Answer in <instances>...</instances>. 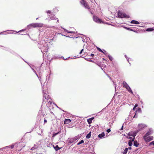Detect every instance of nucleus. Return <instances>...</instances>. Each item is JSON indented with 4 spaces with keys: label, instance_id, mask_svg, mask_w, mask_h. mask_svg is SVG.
Segmentation results:
<instances>
[{
    "label": "nucleus",
    "instance_id": "1",
    "mask_svg": "<svg viewBox=\"0 0 154 154\" xmlns=\"http://www.w3.org/2000/svg\"><path fill=\"white\" fill-rule=\"evenodd\" d=\"M46 13L48 14V16L49 17V20H56L57 19L55 17V16L52 14V13L50 11L48 10L46 11Z\"/></svg>",
    "mask_w": 154,
    "mask_h": 154
},
{
    "label": "nucleus",
    "instance_id": "2",
    "mask_svg": "<svg viewBox=\"0 0 154 154\" xmlns=\"http://www.w3.org/2000/svg\"><path fill=\"white\" fill-rule=\"evenodd\" d=\"M43 26V24L41 23H32L27 26V27L30 28L31 27L35 28L38 27H42Z\"/></svg>",
    "mask_w": 154,
    "mask_h": 154
},
{
    "label": "nucleus",
    "instance_id": "3",
    "mask_svg": "<svg viewBox=\"0 0 154 154\" xmlns=\"http://www.w3.org/2000/svg\"><path fill=\"white\" fill-rule=\"evenodd\" d=\"M123 87H125L129 92L131 93V94H133V92L132 91L126 82H123Z\"/></svg>",
    "mask_w": 154,
    "mask_h": 154
},
{
    "label": "nucleus",
    "instance_id": "4",
    "mask_svg": "<svg viewBox=\"0 0 154 154\" xmlns=\"http://www.w3.org/2000/svg\"><path fill=\"white\" fill-rule=\"evenodd\" d=\"M118 15L119 17L120 18H129V17L128 15L122 12L119 11L118 13Z\"/></svg>",
    "mask_w": 154,
    "mask_h": 154
},
{
    "label": "nucleus",
    "instance_id": "5",
    "mask_svg": "<svg viewBox=\"0 0 154 154\" xmlns=\"http://www.w3.org/2000/svg\"><path fill=\"white\" fill-rule=\"evenodd\" d=\"M143 138L146 142H147L152 140L153 139V137L149 136H144L143 137Z\"/></svg>",
    "mask_w": 154,
    "mask_h": 154
},
{
    "label": "nucleus",
    "instance_id": "6",
    "mask_svg": "<svg viewBox=\"0 0 154 154\" xmlns=\"http://www.w3.org/2000/svg\"><path fill=\"white\" fill-rule=\"evenodd\" d=\"M138 132L139 131L138 130H137L135 131H131L128 133V135L129 136H132L133 137V138H134V137Z\"/></svg>",
    "mask_w": 154,
    "mask_h": 154
},
{
    "label": "nucleus",
    "instance_id": "7",
    "mask_svg": "<svg viewBox=\"0 0 154 154\" xmlns=\"http://www.w3.org/2000/svg\"><path fill=\"white\" fill-rule=\"evenodd\" d=\"M93 19L96 22L98 23H101L102 22V21L96 16H94Z\"/></svg>",
    "mask_w": 154,
    "mask_h": 154
},
{
    "label": "nucleus",
    "instance_id": "8",
    "mask_svg": "<svg viewBox=\"0 0 154 154\" xmlns=\"http://www.w3.org/2000/svg\"><path fill=\"white\" fill-rule=\"evenodd\" d=\"M80 2L81 4L85 8H89V6L88 5L87 3L84 1V0H81L80 1Z\"/></svg>",
    "mask_w": 154,
    "mask_h": 154
},
{
    "label": "nucleus",
    "instance_id": "9",
    "mask_svg": "<svg viewBox=\"0 0 154 154\" xmlns=\"http://www.w3.org/2000/svg\"><path fill=\"white\" fill-rule=\"evenodd\" d=\"M146 127V126L143 124H139L138 126V128H139V131L141 130L143 128H144Z\"/></svg>",
    "mask_w": 154,
    "mask_h": 154
},
{
    "label": "nucleus",
    "instance_id": "10",
    "mask_svg": "<svg viewBox=\"0 0 154 154\" xmlns=\"http://www.w3.org/2000/svg\"><path fill=\"white\" fill-rule=\"evenodd\" d=\"M43 96L44 98H45V99H48L49 98V96L48 95L46 92H45L44 90H43Z\"/></svg>",
    "mask_w": 154,
    "mask_h": 154
},
{
    "label": "nucleus",
    "instance_id": "11",
    "mask_svg": "<svg viewBox=\"0 0 154 154\" xmlns=\"http://www.w3.org/2000/svg\"><path fill=\"white\" fill-rule=\"evenodd\" d=\"M153 133V131L152 129H149V131L144 136H149L152 134Z\"/></svg>",
    "mask_w": 154,
    "mask_h": 154
},
{
    "label": "nucleus",
    "instance_id": "12",
    "mask_svg": "<svg viewBox=\"0 0 154 154\" xmlns=\"http://www.w3.org/2000/svg\"><path fill=\"white\" fill-rule=\"evenodd\" d=\"M71 122V120L69 119H65L64 121L65 124H69Z\"/></svg>",
    "mask_w": 154,
    "mask_h": 154
},
{
    "label": "nucleus",
    "instance_id": "13",
    "mask_svg": "<svg viewBox=\"0 0 154 154\" xmlns=\"http://www.w3.org/2000/svg\"><path fill=\"white\" fill-rule=\"evenodd\" d=\"M134 138H133L132 140H129L128 142V145L129 146H131L132 145V142L134 140Z\"/></svg>",
    "mask_w": 154,
    "mask_h": 154
},
{
    "label": "nucleus",
    "instance_id": "14",
    "mask_svg": "<svg viewBox=\"0 0 154 154\" xmlns=\"http://www.w3.org/2000/svg\"><path fill=\"white\" fill-rule=\"evenodd\" d=\"M94 119V117H92L91 118L88 119H87V122L88 124H90L92 122V120Z\"/></svg>",
    "mask_w": 154,
    "mask_h": 154
},
{
    "label": "nucleus",
    "instance_id": "15",
    "mask_svg": "<svg viewBox=\"0 0 154 154\" xmlns=\"http://www.w3.org/2000/svg\"><path fill=\"white\" fill-rule=\"evenodd\" d=\"M98 50L100 51V52H101L103 53L105 55H106L107 54V53L105 51V52H103V51L100 48H97Z\"/></svg>",
    "mask_w": 154,
    "mask_h": 154
},
{
    "label": "nucleus",
    "instance_id": "16",
    "mask_svg": "<svg viewBox=\"0 0 154 154\" xmlns=\"http://www.w3.org/2000/svg\"><path fill=\"white\" fill-rule=\"evenodd\" d=\"M105 136L104 132H103L102 133L98 135V137L99 138H102L103 137Z\"/></svg>",
    "mask_w": 154,
    "mask_h": 154
},
{
    "label": "nucleus",
    "instance_id": "17",
    "mask_svg": "<svg viewBox=\"0 0 154 154\" xmlns=\"http://www.w3.org/2000/svg\"><path fill=\"white\" fill-rule=\"evenodd\" d=\"M131 23L135 24H139V22L136 20H132L131 22Z\"/></svg>",
    "mask_w": 154,
    "mask_h": 154
},
{
    "label": "nucleus",
    "instance_id": "18",
    "mask_svg": "<svg viewBox=\"0 0 154 154\" xmlns=\"http://www.w3.org/2000/svg\"><path fill=\"white\" fill-rule=\"evenodd\" d=\"M139 143H137L136 141H135L134 142V145L136 147H137L138 146Z\"/></svg>",
    "mask_w": 154,
    "mask_h": 154
},
{
    "label": "nucleus",
    "instance_id": "19",
    "mask_svg": "<svg viewBox=\"0 0 154 154\" xmlns=\"http://www.w3.org/2000/svg\"><path fill=\"white\" fill-rule=\"evenodd\" d=\"M154 30V29L152 28H148L147 29H146V31L148 32L152 31Z\"/></svg>",
    "mask_w": 154,
    "mask_h": 154
},
{
    "label": "nucleus",
    "instance_id": "20",
    "mask_svg": "<svg viewBox=\"0 0 154 154\" xmlns=\"http://www.w3.org/2000/svg\"><path fill=\"white\" fill-rule=\"evenodd\" d=\"M91 132H90V133L88 134L87 136L86 137V138L88 139L89 138L91 137Z\"/></svg>",
    "mask_w": 154,
    "mask_h": 154
},
{
    "label": "nucleus",
    "instance_id": "21",
    "mask_svg": "<svg viewBox=\"0 0 154 154\" xmlns=\"http://www.w3.org/2000/svg\"><path fill=\"white\" fill-rule=\"evenodd\" d=\"M54 148L56 151H57L60 149V148L58 147V145L56 146L55 147H54Z\"/></svg>",
    "mask_w": 154,
    "mask_h": 154
},
{
    "label": "nucleus",
    "instance_id": "22",
    "mask_svg": "<svg viewBox=\"0 0 154 154\" xmlns=\"http://www.w3.org/2000/svg\"><path fill=\"white\" fill-rule=\"evenodd\" d=\"M64 29V31L65 32H68V33H75V32H73V31H68V30L66 29Z\"/></svg>",
    "mask_w": 154,
    "mask_h": 154
},
{
    "label": "nucleus",
    "instance_id": "23",
    "mask_svg": "<svg viewBox=\"0 0 154 154\" xmlns=\"http://www.w3.org/2000/svg\"><path fill=\"white\" fill-rule=\"evenodd\" d=\"M128 149V148H126L124 151L123 154H126L127 152Z\"/></svg>",
    "mask_w": 154,
    "mask_h": 154
},
{
    "label": "nucleus",
    "instance_id": "24",
    "mask_svg": "<svg viewBox=\"0 0 154 154\" xmlns=\"http://www.w3.org/2000/svg\"><path fill=\"white\" fill-rule=\"evenodd\" d=\"M137 110L136 111V113L137 112H141V109L140 108H137Z\"/></svg>",
    "mask_w": 154,
    "mask_h": 154
},
{
    "label": "nucleus",
    "instance_id": "25",
    "mask_svg": "<svg viewBox=\"0 0 154 154\" xmlns=\"http://www.w3.org/2000/svg\"><path fill=\"white\" fill-rule=\"evenodd\" d=\"M84 141L83 140H82L79 142L78 143H77V144L78 145H79L82 143H84Z\"/></svg>",
    "mask_w": 154,
    "mask_h": 154
},
{
    "label": "nucleus",
    "instance_id": "26",
    "mask_svg": "<svg viewBox=\"0 0 154 154\" xmlns=\"http://www.w3.org/2000/svg\"><path fill=\"white\" fill-rule=\"evenodd\" d=\"M108 57L109 58V59L111 60V61H112V57L111 56H110V55H108Z\"/></svg>",
    "mask_w": 154,
    "mask_h": 154
},
{
    "label": "nucleus",
    "instance_id": "27",
    "mask_svg": "<svg viewBox=\"0 0 154 154\" xmlns=\"http://www.w3.org/2000/svg\"><path fill=\"white\" fill-rule=\"evenodd\" d=\"M59 132H58L57 133H54V134H53V136H52V137H54L55 136H56L58 134H59Z\"/></svg>",
    "mask_w": 154,
    "mask_h": 154
},
{
    "label": "nucleus",
    "instance_id": "28",
    "mask_svg": "<svg viewBox=\"0 0 154 154\" xmlns=\"http://www.w3.org/2000/svg\"><path fill=\"white\" fill-rule=\"evenodd\" d=\"M124 28L128 30L133 31V30L132 29L130 28H128L127 27H124Z\"/></svg>",
    "mask_w": 154,
    "mask_h": 154
},
{
    "label": "nucleus",
    "instance_id": "29",
    "mask_svg": "<svg viewBox=\"0 0 154 154\" xmlns=\"http://www.w3.org/2000/svg\"><path fill=\"white\" fill-rule=\"evenodd\" d=\"M15 145V143L12 144V145L10 146H11L10 148H11L12 149H13Z\"/></svg>",
    "mask_w": 154,
    "mask_h": 154
},
{
    "label": "nucleus",
    "instance_id": "30",
    "mask_svg": "<svg viewBox=\"0 0 154 154\" xmlns=\"http://www.w3.org/2000/svg\"><path fill=\"white\" fill-rule=\"evenodd\" d=\"M10 146H8L5 147L4 148V149H7L8 148H10Z\"/></svg>",
    "mask_w": 154,
    "mask_h": 154
},
{
    "label": "nucleus",
    "instance_id": "31",
    "mask_svg": "<svg viewBox=\"0 0 154 154\" xmlns=\"http://www.w3.org/2000/svg\"><path fill=\"white\" fill-rule=\"evenodd\" d=\"M149 145H153L154 146V141H153L152 142H151L149 143Z\"/></svg>",
    "mask_w": 154,
    "mask_h": 154
},
{
    "label": "nucleus",
    "instance_id": "32",
    "mask_svg": "<svg viewBox=\"0 0 154 154\" xmlns=\"http://www.w3.org/2000/svg\"><path fill=\"white\" fill-rule=\"evenodd\" d=\"M127 138L129 139H130L131 140H132V139L133 138H132V137H131V136H129L128 135Z\"/></svg>",
    "mask_w": 154,
    "mask_h": 154
},
{
    "label": "nucleus",
    "instance_id": "33",
    "mask_svg": "<svg viewBox=\"0 0 154 154\" xmlns=\"http://www.w3.org/2000/svg\"><path fill=\"white\" fill-rule=\"evenodd\" d=\"M111 130L110 129H108L106 130V131L108 132V133H109L110 132Z\"/></svg>",
    "mask_w": 154,
    "mask_h": 154
},
{
    "label": "nucleus",
    "instance_id": "34",
    "mask_svg": "<svg viewBox=\"0 0 154 154\" xmlns=\"http://www.w3.org/2000/svg\"><path fill=\"white\" fill-rule=\"evenodd\" d=\"M137 116L136 115V113L135 114L134 116V118H137Z\"/></svg>",
    "mask_w": 154,
    "mask_h": 154
},
{
    "label": "nucleus",
    "instance_id": "35",
    "mask_svg": "<svg viewBox=\"0 0 154 154\" xmlns=\"http://www.w3.org/2000/svg\"><path fill=\"white\" fill-rule=\"evenodd\" d=\"M47 122V121L46 119H45L44 120V123H45Z\"/></svg>",
    "mask_w": 154,
    "mask_h": 154
},
{
    "label": "nucleus",
    "instance_id": "36",
    "mask_svg": "<svg viewBox=\"0 0 154 154\" xmlns=\"http://www.w3.org/2000/svg\"><path fill=\"white\" fill-rule=\"evenodd\" d=\"M60 58H63L64 60H66L68 58H67L66 59H64L63 58V56L61 57H60Z\"/></svg>",
    "mask_w": 154,
    "mask_h": 154
},
{
    "label": "nucleus",
    "instance_id": "37",
    "mask_svg": "<svg viewBox=\"0 0 154 154\" xmlns=\"http://www.w3.org/2000/svg\"><path fill=\"white\" fill-rule=\"evenodd\" d=\"M94 54H91V57H93L94 56Z\"/></svg>",
    "mask_w": 154,
    "mask_h": 154
},
{
    "label": "nucleus",
    "instance_id": "38",
    "mask_svg": "<svg viewBox=\"0 0 154 154\" xmlns=\"http://www.w3.org/2000/svg\"><path fill=\"white\" fill-rule=\"evenodd\" d=\"M138 106V105L137 104H135L134 106V107L136 108Z\"/></svg>",
    "mask_w": 154,
    "mask_h": 154
},
{
    "label": "nucleus",
    "instance_id": "39",
    "mask_svg": "<svg viewBox=\"0 0 154 154\" xmlns=\"http://www.w3.org/2000/svg\"><path fill=\"white\" fill-rule=\"evenodd\" d=\"M35 149V148L34 147H32V148H31V149L32 150H34Z\"/></svg>",
    "mask_w": 154,
    "mask_h": 154
},
{
    "label": "nucleus",
    "instance_id": "40",
    "mask_svg": "<svg viewBox=\"0 0 154 154\" xmlns=\"http://www.w3.org/2000/svg\"><path fill=\"white\" fill-rule=\"evenodd\" d=\"M84 51V49H82L81 50V51H82H82Z\"/></svg>",
    "mask_w": 154,
    "mask_h": 154
},
{
    "label": "nucleus",
    "instance_id": "41",
    "mask_svg": "<svg viewBox=\"0 0 154 154\" xmlns=\"http://www.w3.org/2000/svg\"><path fill=\"white\" fill-rule=\"evenodd\" d=\"M24 29H23L21 30H20V31H19L18 32H21V31H24Z\"/></svg>",
    "mask_w": 154,
    "mask_h": 154
},
{
    "label": "nucleus",
    "instance_id": "42",
    "mask_svg": "<svg viewBox=\"0 0 154 154\" xmlns=\"http://www.w3.org/2000/svg\"><path fill=\"white\" fill-rule=\"evenodd\" d=\"M82 51H80V52H79V54H82Z\"/></svg>",
    "mask_w": 154,
    "mask_h": 154
},
{
    "label": "nucleus",
    "instance_id": "43",
    "mask_svg": "<svg viewBox=\"0 0 154 154\" xmlns=\"http://www.w3.org/2000/svg\"><path fill=\"white\" fill-rule=\"evenodd\" d=\"M128 149H131V147H129L128 148Z\"/></svg>",
    "mask_w": 154,
    "mask_h": 154
},
{
    "label": "nucleus",
    "instance_id": "44",
    "mask_svg": "<svg viewBox=\"0 0 154 154\" xmlns=\"http://www.w3.org/2000/svg\"><path fill=\"white\" fill-rule=\"evenodd\" d=\"M32 69L33 71H34V72H35V71H34V69H33V68H32Z\"/></svg>",
    "mask_w": 154,
    "mask_h": 154
},
{
    "label": "nucleus",
    "instance_id": "45",
    "mask_svg": "<svg viewBox=\"0 0 154 154\" xmlns=\"http://www.w3.org/2000/svg\"><path fill=\"white\" fill-rule=\"evenodd\" d=\"M108 75V77H109V78L110 79H111V78H110V77L108 75Z\"/></svg>",
    "mask_w": 154,
    "mask_h": 154
},
{
    "label": "nucleus",
    "instance_id": "46",
    "mask_svg": "<svg viewBox=\"0 0 154 154\" xmlns=\"http://www.w3.org/2000/svg\"><path fill=\"white\" fill-rule=\"evenodd\" d=\"M127 60L128 61V62H129V61H129V59H127Z\"/></svg>",
    "mask_w": 154,
    "mask_h": 154
},
{
    "label": "nucleus",
    "instance_id": "47",
    "mask_svg": "<svg viewBox=\"0 0 154 154\" xmlns=\"http://www.w3.org/2000/svg\"><path fill=\"white\" fill-rule=\"evenodd\" d=\"M125 57L126 58H127V57L126 55H125Z\"/></svg>",
    "mask_w": 154,
    "mask_h": 154
},
{
    "label": "nucleus",
    "instance_id": "48",
    "mask_svg": "<svg viewBox=\"0 0 154 154\" xmlns=\"http://www.w3.org/2000/svg\"><path fill=\"white\" fill-rule=\"evenodd\" d=\"M135 108L134 107V108H133V110H134Z\"/></svg>",
    "mask_w": 154,
    "mask_h": 154
},
{
    "label": "nucleus",
    "instance_id": "49",
    "mask_svg": "<svg viewBox=\"0 0 154 154\" xmlns=\"http://www.w3.org/2000/svg\"><path fill=\"white\" fill-rule=\"evenodd\" d=\"M58 21H59V20H57V22H58Z\"/></svg>",
    "mask_w": 154,
    "mask_h": 154
},
{
    "label": "nucleus",
    "instance_id": "50",
    "mask_svg": "<svg viewBox=\"0 0 154 154\" xmlns=\"http://www.w3.org/2000/svg\"><path fill=\"white\" fill-rule=\"evenodd\" d=\"M85 60H87L86 59H85ZM88 60V61H89V60Z\"/></svg>",
    "mask_w": 154,
    "mask_h": 154
},
{
    "label": "nucleus",
    "instance_id": "51",
    "mask_svg": "<svg viewBox=\"0 0 154 154\" xmlns=\"http://www.w3.org/2000/svg\"><path fill=\"white\" fill-rule=\"evenodd\" d=\"M89 61H91V62H92V61H90V60H89Z\"/></svg>",
    "mask_w": 154,
    "mask_h": 154
},
{
    "label": "nucleus",
    "instance_id": "52",
    "mask_svg": "<svg viewBox=\"0 0 154 154\" xmlns=\"http://www.w3.org/2000/svg\"><path fill=\"white\" fill-rule=\"evenodd\" d=\"M38 19V18H37L36 19V20Z\"/></svg>",
    "mask_w": 154,
    "mask_h": 154
},
{
    "label": "nucleus",
    "instance_id": "53",
    "mask_svg": "<svg viewBox=\"0 0 154 154\" xmlns=\"http://www.w3.org/2000/svg\"><path fill=\"white\" fill-rule=\"evenodd\" d=\"M123 128V127L122 128V129Z\"/></svg>",
    "mask_w": 154,
    "mask_h": 154
},
{
    "label": "nucleus",
    "instance_id": "54",
    "mask_svg": "<svg viewBox=\"0 0 154 154\" xmlns=\"http://www.w3.org/2000/svg\"><path fill=\"white\" fill-rule=\"evenodd\" d=\"M1 34V33H0V34Z\"/></svg>",
    "mask_w": 154,
    "mask_h": 154
}]
</instances>
